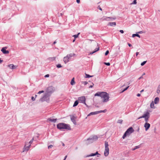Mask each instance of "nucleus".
<instances>
[{
    "label": "nucleus",
    "mask_w": 160,
    "mask_h": 160,
    "mask_svg": "<svg viewBox=\"0 0 160 160\" xmlns=\"http://www.w3.org/2000/svg\"><path fill=\"white\" fill-rule=\"evenodd\" d=\"M57 128L58 129L60 130L66 129L69 130L71 129L69 125L63 123H59L57 125Z\"/></svg>",
    "instance_id": "nucleus-2"
},
{
    "label": "nucleus",
    "mask_w": 160,
    "mask_h": 160,
    "mask_svg": "<svg viewBox=\"0 0 160 160\" xmlns=\"http://www.w3.org/2000/svg\"><path fill=\"white\" fill-rule=\"evenodd\" d=\"M108 25L111 26H115L116 25V23L115 22H109L108 24Z\"/></svg>",
    "instance_id": "nucleus-19"
},
{
    "label": "nucleus",
    "mask_w": 160,
    "mask_h": 160,
    "mask_svg": "<svg viewBox=\"0 0 160 160\" xmlns=\"http://www.w3.org/2000/svg\"><path fill=\"white\" fill-rule=\"evenodd\" d=\"M57 67L58 68H61L62 67V66L60 64H58L57 65Z\"/></svg>",
    "instance_id": "nucleus-37"
},
{
    "label": "nucleus",
    "mask_w": 160,
    "mask_h": 160,
    "mask_svg": "<svg viewBox=\"0 0 160 160\" xmlns=\"http://www.w3.org/2000/svg\"><path fill=\"white\" fill-rule=\"evenodd\" d=\"M97 155H98L97 156L98 157H99L100 155V154L98 153V152H96L95 153H92L91 154H90L89 155L87 156L86 157H89L94 156Z\"/></svg>",
    "instance_id": "nucleus-11"
},
{
    "label": "nucleus",
    "mask_w": 160,
    "mask_h": 160,
    "mask_svg": "<svg viewBox=\"0 0 160 160\" xmlns=\"http://www.w3.org/2000/svg\"><path fill=\"white\" fill-rule=\"evenodd\" d=\"M160 92V88H159V86H158V89L157 90V92L158 93H159Z\"/></svg>",
    "instance_id": "nucleus-35"
},
{
    "label": "nucleus",
    "mask_w": 160,
    "mask_h": 160,
    "mask_svg": "<svg viewBox=\"0 0 160 160\" xmlns=\"http://www.w3.org/2000/svg\"><path fill=\"white\" fill-rule=\"evenodd\" d=\"M8 67L12 69H15L17 67V66H14L13 64H12L8 65Z\"/></svg>",
    "instance_id": "nucleus-17"
},
{
    "label": "nucleus",
    "mask_w": 160,
    "mask_h": 160,
    "mask_svg": "<svg viewBox=\"0 0 160 160\" xmlns=\"http://www.w3.org/2000/svg\"><path fill=\"white\" fill-rule=\"evenodd\" d=\"M159 98L158 97H156L154 99V103L156 104H158L159 102Z\"/></svg>",
    "instance_id": "nucleus-20"
},
{
    "label": "nucleus",
    "mask_w": 160,
    "mask_h": 160,
    "mask_svg": "<svg viewBox=\"0 0 160 160\" xmlns=\"http://www.w3.org/2000/svg\"><path fill=\"white\" fill-rule=\"evenodd\" d=\"M67 155L66 156H65V158H64V160H66V158H67Z\"/></svg>",
    "instance_id": "nucleus-54"
},
{
    "label": "nucleus",
    "mask_w": 160,
    "mask_h": 160,
    "mask_svg": "<svg viewBox=\"0 0 160 160\" xmlns=\"http://www.w3.org/2000/svg\"><path fill=\"white\" fill-rule=\"evenodd\" d=\"M56 43V41H54L53 43V44H55Z\"/></svg>",
    "instance_id": "nucleus-58"
},
{
    "label": "nucleus",
    "mask_w": 160,
    "mask_h": 160,
    "mask_svg": "<svg viewBox=\"0 0 160 160\" xmlns=\"http://www.w3.org/2000/svg\"><path fill=\"white\" fill-rule=\"evenodd\" d=\"M98 8L101 11L102 10V8L100 7L99 6H98Z\"/></svg>",
    "instance_id": "nucleus-45"
},
{
    "label": "nucleus",
    "mask_w": 160,
    "mask_h": 160,
    "mask_svg": "<svg viewBox=\"0 0 160 160\" xmlns=\"http://www.w3.org/2000/svg\"><path fill=\"white\" fill-rule=\"evenodd\" d=\"M54 90V88L53 87H49L47 88L46 93L50 95L53 92Z\"/></svg>",
    "instance_id": "nucleus-10"
},
{
    "label": "nucleus",
    "mask_w": 160,
    "mask_h": 160,
    "mask_svg": "<svg viewBox=\"0 0 160 160\" xmlns=\"http://www.w3.org/2000/svg\"><path fill=\"white\" fill-rule=\"evenodd\" d=\"M138 54H139V52H137L136 53V56H138Z\"/></svg>",
    "instance_id": "nucleus-56"
},
{
    "label": "nucleus",
    "mask_w": 160,
    "mask_h": 160,
    "mask_svg": "<svg viewBox=\"0 0 160 160\" xmlns=\"http://www.w3.org/2000/svg\"><path fill=\"white\" fill-rule=\"evenodd\" d=\"M150 116L149 112H148L147 111L144 112L143 115L139 117L138 119H139L141 118H144L145 121L146 122H148L150 118Z\"/></svg>",
    "instance_id": "nucleus-3"
},
{
    "label": "nucleus",
    "mask_w": 160,
    "mask_h": 160,
    "mask_svg": "<svg viewBox=\"0 0 160 160\" xmlns=\"http://www.w3.org/2000/svg\"><path fill=\"white\" fill-rule=\"evenodd\" d=\"M85 78H86L92 77L93 76H91V75H90L86 73H85Z\"/></svg>",
    "instance_id": "nucleus-26"
},
{
    "label": "nucleus",
    "mask_w": 160,
    "mask_h": 160,
    "mask_svg": "<svg viewBox=\"0 0 160 160\" xmlns=\"http://www.w3.org/2000/svg\"><path fill=\"white\" fill-rule=\"evenodd\" d=\"M137 3V0H134L133 2H132L131 4H136Z\"/></svg>",
    "instance_id": "nucleus-39"
},
{
    "label": "nucleus",
    "mask_w": 160,
    "mask_h": 160,
    "mask_svg": "<svg viewBox=\"0 0 160 160\" xmlns=\"http://www.w3.org/2000/svg\"><path fill=\"white\" fill-rule=\"evenodd\" d=\"M150 125L149 123H148L147 122H146L145 123L144 125V127L145 128V130L146 131H147L148 129L150 128Z\"/></svg>",
    "instance_id": "nucleus-13"
},
{
    "label": "nucleus",
    "mask_w": 160,
    "mask_h": 160,
    "mask_svg": "<svg viewBox=\"0 0 160 160\" xmlns=\"http://www.w3.org/2000/svg\"><path fill=\"white\" fill-rule=\"evenodd\" d=\"M47 120L48 121H50L51 122L55 123V122H56V121L57 120V118H56V119H52V118H48V119Z\"/></svg>",
    "instance_id": "nucleus-16"
},
{
    "label": "nucleus",
    "mask_w": 160,
    "mask_h": 160,
    "mask_svg": "<svg viewBox=\"0 0 160 160\" xmlns=\"http://www.w3.org/2000/svg\"><path fill=\"white\" fill-rule=\"evenodd\" d=\"M76 118L74 116H71V119L72 121L74 124H76V122L75 120Z\"/></svg>",
    "instance_id": "nucleus-15"
},
{
    "label": "nucleus",
    "mask_w": 160,
    "mask_h": 160,
    "mask_svg": "<svg viewBox=\"0 0 160 160\" xmlns=\"http://www.w3.org/2000/svg\"><path fill=\"white\" fill-rule=\"evenodd\" d=\"M53 147V146L52 145H49L48 147V149H49L50 148H51Z\"/></svg>",
    "instance_id": "nucleus-44"
},
{
    "label": "nucleus",
    "mask_w": 160,
    "mask_h": 160,
    "mask_svg": "<svg viewBox=\"0 0 160 160\" xmlns=\"http://www.w3.org/2000/svg\"><path fill=\"white\" fill-rule=\"evenodd\" d=\"M143 78L142 76H141L140 78H139L138 79L140 80V79L142 78Z\"/></svg>",
    "instance_id": "nucleus-53"
},
{
    "label": "nucleus",
    "mask_w": 160,
    "mask_h": 160,
    "mask_svg": "<svg viewBox=\"0 0 160 160\" xmlns=\"http://www.w3.org/2000/svg\"><path fill=\"white\" fill-rule=\"evenodd\" d=\"M106 109L104 110H101L98 111L99 113L101 112H106Z\"/></svg>",
    "instance_id": "nucleus-33"
},
{
    "label": "nucleus",
    "mask_w": 160,
    "mask_h": 160,
    "mask_svg": "<svg viewBox=\"0 0 160 160\" xmlns=\"http://www.w3.org/2000/svg\"><path fill=\"white\" fill-rule=\"evenodd\" d=\"M141 32H142L141 31L139 32H138V33H141Z\"/></svg>",
    "instance_id": "nucleus-63"
},
{
    "label": "nucleus",
    "mask_w": 160,
    "mask_h": 160,
    "mask_svg": "<svg viewBox=\"0 0 160 160\" xmlns=\"http://www.w3.org/2000/svg\"><path fill=\"white\" fill-rule=\"evenodd\" d=\"M119 32L121 33H124V31L123 30H120Z\"/></svg>",
    "instance_id": "nucleus-48"
},
{
    "label": "nucleus",
    "mask_w": 160,
    "mask_h": 160,
    "mask_svg": "<svg viewBox=\"0 0 160 160\" xmlns=\"http://www.w3.org/2000/svg\"><path fill=\"white\" fill-rule=\"evenodd\" d=\"M49 75L48 74H47L46 75H45L44 76L45 77V78H48V77H49Z\"/></svg>",
    "instance_id": "nucleus-49"
},
{
    "label": "nucleus",
    "mask_w": 160,
    "mask_h": 160,
    "mask_svg": "<svg viewBox=\"0 0 160 160\" xmlns=\"http://www.w3.org/2000/svg\"><path fill=\"white\" fill-rule=\"evenodd\" d=\"M150 107L151 108H155V107L154 106V102L153 101H152V102L150 104Z\"/></svg>",
    "instance_id": "nucleus-23"
},
{
    "label": "nucleus",
    "mask_w": 160,
    "mask_h": 160,
    "mask_svg": "<svg viewBox=\"0 0 160 160\" xmlns=\"http://www.w3.org/2000/svg\"><path fill=\"white\" fill-rule=\"evenodd\" d=\"M128 45L129 47H131L132 46V45L129 43H128Z\"/></svg>",
    "instance_id": "nucleus-51"
},
{
    "label": "nucleus",
    "mask_w": 160,
    "mask_h": 160,
    "mask_svg": "<svg viewBox=\"0 0 160 160\" xmlns=\"http://www.w3.org/2000/svg\"><path fill=\"white\" fill-rule=\"evenodd\" d=\"M104 64L107 66H110V63L109 62H104Z\"/></svg>",
    "instance_id": "nucleus-38"
},
{
    "label": "nucleus",
    "mask_w": 160,
    "mask_h": 160,
    "mask_svg": "<svg viewBox=\"0 0 160 160\" xmlns=\"http://www.w3.org/2000/svg\"><path fill=\"white\" fill-rule=\"evenodd\" d=\"M134 129L132 128L131 127L129 128L127 130V131L124 133L122 137V138H125L126 136L130 135L132 133L134 132Z\"/></svg>",
    "instance_id": "nucleus-6"
},
{
    "label": "nucleus",
    "mask_w": 160,
    "mask_h": 160,
    "mask_svg": "<svg viewBox=\"0 0 160 160\" xmlns=\"http://www.w3.org/2000/svg\"><path fill=\"white\" fill-rule=\"evenodd\" d=\"M147 62V61H144L141 63V65L142 66H143Z\"/></svg>",
    "instance_id": "nucleus-34"
},
{
    "label": "nucleus",
    "mask_w": 160,
    "mask_h": 160,
    "mask_svg": "<svg viewBox=\"0 0 160 160\" xmlns=\"http://www.w3.org/2000/svg\"><path fill=\"white\" fill-rule=\"evenodd\" d=\"M30 146H31V145L29 144L27 146V144L26 143L25 146H24V150L23 151V152L25 151H28V150Z\"/></svg>",
    "instance_id": "nucleus-14"
},
{
    "label": "nucleus",
    "mask_w": 160,
    "mask_h": 160,
    "mask_svg": "<svg viewBox=\"0 0 160 160\" xmlns=\"http://www.w3.org/2000/svg\"><path fill=\"white\" fill-rule=\"evenodd\" d=\"M98 113H99L98 111L94 112H92L90 113L89 114H88V116H89L91 115H93L97 114Z\"/></svg>",
    "instance_id": "nucleus-18"
},
{
    "label": "nucleus",
    "mask_w": 160,
    "mask_h": 160,
    "mask_svg": "<svg viewBox=\"0 0 160 160\" xmlns=\"http://www.w3.org/2000/svg\"><path fill=\"white\" fill-rule=\"evenodd\" d=\"M94 85V84L93 83H92V85H91L89 87V88H92Z\"/></svg>",
    "instance_id": "nucleus-43"
},
{
    "label": "nucleus",
    "mask_w": 160,
    "mask_h": 160,
    "mask_svg": "<svg viewBox=\"0 0 160 160\" xmlns=\"http://www.w3.org/2000/svg\"><path fill=\"white\" fill-rule=\"evenodd\" d=\"M50 95L46 93H44L43 96L40 98L39 101L41 102L46 101L48 102L49 100V97Z\"/></svg>",
    "instance_id": "nucleus-4"
},
{
    "label": "nucleus",
    "mask_w": 160,
    "mask_h": 160,
    "mask_svg": "<svg viewBox=\"0 0 160 160\" xmlns=\"http://www.w3.org/2000/svg\"><path fill=\"white\" fill-rule=\"evenodd\" d=\"M78 103V100L76 101L73 105V107H74L77 106Z\"/></svg>",
    "instance_id": "nucleus-24"
},
{
    "label": "nucleus",
    "mask_w": 160,
    "mask_h": 160,
    "mask_svg": "<svg viewBox=\"0 0 160 160\" xmlns=\"http://www.w3.org/2000/svg\"><path fill=\"white\" fill-rule=\"evenodd\" d=\"M62 146H65V144L64 143H62Z\"/></svg>",
    "instance_id": "nucleus-62"
},
{
    "label": "nucleus",
    "mask_w": 160,
    "mask_h": 160,
    "mask_svg": "<svg viewBox=\"0 0 160 160\" xmlns=\"http://www.w3.org/2000/svg\"><path fill=\"white\" fill-rule=\"evenodd\" d=\"M105 150L104 152V155L106 157L107 156L109 152V149L108 148V142L105 141Z\"/></svg>",
    "instance_id": "nucleus-8"
},
{
    "label": "nucleus",
    "mask_w": 160,
    "mask_h": 160,
    "mask_svg": "<svg viewBox=\"0 0 160 160\" xmlns=\"http://www.w3.org/2000/svg\"><path fill=\"white\" fill-rule=\"evenodd\" d=\"M141 95L139 93H138L137 94V96L138 97H140V96Z\"/></svg>",
    "instance_id": "nucleus-52"
},
{
    "label": "nucleus",
    "mask_w": 160,
    "mask_h": 160,
    "mask_svg": "<svg viewBox=\"0 0 160 160\" xmlns=\"http://www.w3.org/2000/svg\"><path fill=\"white\" fill-rule=\"evenodd\" d=\"M145 74V73H143V74H142V76L144 75Z\"/></svg>",
    "instance_id": "nucleus-64"
},
{
    "label": "nucleus",
    "mask_w": 160,
    "mask_h": 160,
    "mask_svg": "<svg viewBox=\"0 0 160 160\" xmlns=\"http://www.w3.org/2000/svg\"><path fill=\"white\" fill-rule=\"evenodd\" d=\"M82 83L84 84L85 85H87L88 82L86 81H83L82 82Z\"/></svg>",
    "instance_id": "nucleus-36"
},
{
    "label": "nucleus",
    "mask_w": 160,
    "mask_h": 160,
    "mask_svg": "<svg viewBox=\"0 0 160 160\" xmlns=\"http://www.w3.org/2000/svg\"><path fill=\"white\" fill-rule=\"evenodd\" d=\"M75 54L74 53H70L69 54H67V55L64 57L63 60L64 63L66 64L68 62L69 60L71 59V58L74 56Z\"/></svg>",
    "instance_id": "nucleus-5"
},
{
    "label": "nucleus",
    "mask_w": 160,
    "mask_h": 160,
    "mask_svg": "<svg viewBox=\"0 0 160 160\" xmlns=\"http://www.w3.org/2000/svg\"><path fill=\"white\" fill-rule=\"evenodd\" d=\"M140 146H136L135 147L133 148H132V151H134L135 150V149H138V148H140Z\"/></svg>",
    "instance_id": "nucleus-27"
},
{
    "label": "nucleus",
    "mask_w": 160,
    "mask_h": 160,
    "mask_svg": "<svg viewBox=\"0 0 160 160\" xmlns=\"http://www.w3.org/2000/svg\"><path fill=\"white\" fill-rule=\"evenodd\" d=\"M44 92V91L43 90H42V91H40L39 92H38V94H40L43 93Z\"/></svg>",
    "instance_id": "nucleus-42"
},
{
    "label": "nucleus",
    "mask_w": 160,
    "mask_h": 160,
    "mask_svg": "<svg viewBox=\"0 0 160 160\" xmlns=\"http://www.w3.org/2000/svg\"><path fill=\"white\" fill-rule=\"evenodd\" d=\"M128 84V85H129L130 84V82H127Z\"/></svg>",
    "instance_id": "nucleus-60"
},
{
    "label": "nucleus",
    "mask_w": 160,
    "mask_h": 160,
    "mask_svg": "<svg viewBox=\"0 0 160 160\" xmlns=\"http://www.w3.org/2000/svg\"><path fill=\"white\" fill-rule=\"evenodd\" d=\"M125 91H124V89L121 92L122 93L124 92Z\"/></svg>",
    "instance_id": "nucleus-59"
},
{
    "label": "nucleus",
    "mask_w": 160,
    "mask_h": 160,
    "mask_svg": "<svg viewBox=\"0 0 160 160\" xmlns=\"http://www.w3.org/2000/svg\"><path fill=\"white\" fill-rule=\"evenodd\" d=\"M55 59H56V57H55L50 58H49V59H50L52 60H55Z\"/></svg>",
    "instance_id": "nucleus-41"
},
{
    "label": "nucleus",
    "mask_w": 160,
    "mask_h": 160,
    "mask_svg": "<svg viewBox=\"0 0 160 160\" xmlns=\"http://www.w3.org/2000/svg\"><path fill=\"white\" fill-rule=\"evenodd\" d=\"M3 62V60H1V59H0V63H1L2 62Z\"/></svg>",
    "instance_id": "nucleus-55"
},
{
    "label": "nucleus",
    "mask_w": 160,
    "mask_h": 160,
    "mask_svg": "<svg viewBox=\"0 0 160 160\" xmlns=\"http://www.w3.org/2000/svg\"><path fill=\"white\" fill-rule=\"evenodd\" d=\"M33 140H34L33 138L30 141H29V142L28 144L31 145V144L33 142Z\"/></svg>",
    "instance_id": "nucleus-32"
},
{
    "label": "nucleus",
    "mask_w": 160,
    "mask_h": 160,
    "mask_svg": "<svg viewBox=\"0 0 160 160\" xmlns=\"http://www.w3.org/2000/svg\"><path fill=\"white\" fill-rule=\"evenodd\" d=\"M98 137L96 136H94L91 138H88L87 140L86 143L88 144H90L97 140L98 139Z\"/></svg>",
    "instance_id": "nucleus-7"
},
{
    "label": "nucleus",
    "mask_w": 160,
    "mask_h": 160,
    "mask_svg": "<svg viewBox=\"0 0 160 160\" xmlns=\"http://www.w3.org/2000/svg\"><path fill=\"white\" fill-rule=\"evenodd\" d=\"M107 17H104L103 18H102L100 19V20H107Z\"/></svg>",
    "instance_id": "nucleus-29"
},
{
    "label": "nucleus",
    "mask_w": 160,
    "mask_h": 160,
    "mask_svg": "<svg viewBox=\"0 0 160 160\" xmlns=\"http://www.w3.org/2000/svg\"><path fill=\"white\" fill-rule=\"evenodd\" d=\"M35 98H34L33 97H32V101H34L35 100Z\"/></svg>",
    "instance_id": "nucleus-46"
},
{
    "label": "nucleus",
    "mask_w": 160,
    "mask_h": 160,
    "mask_svg": "<svg viewBox=\"0 0 160 160\" xmlns=\"http://www.w3.org/2000/svg\"><path fill=\"white\" fill-rule=\"evenodd\" d=\"M80 34V33L79 32V33H78V34H77L74 35H73V37H74L75 38H76L78 37V35Z\"/></svg>",
    "instance_id": "nucleus-30"
},
{
    "label": "nucleus",
    "mask_w": 160,
    "mask_h": 160,
    "mask_svg": "<svg viewBox=\"0 0 160 160\" xmlns=\"http://www.w3.org/2000/svg\"><path fill=\"white\" fill-rule=\"evenodd\" d=\"M99 49V48L98 47V48H96L94 50V51H93L92 52H91L90 53V54H92L98 51Z\"/></svg>",
    "instance_id": "nucleus-21"
},
{
    "label": "nucleus",
    "mask_w": 160,
    "mask_h": 160,
    "mask_svg": "<svg viewBox=\"0 0 160 160\" xmlns=\"http://www.w3.org/2000/svg\"><path fill=\"white\" fill-rule=\"evenodd\" d=\"M75 39H74L73 40L72 42H75Z\"/></svg>",
    "instance_id": "nucleus-61"
},
{
    "label": "nucleus",
    "mask_w": 160,
    "mask_h": 160,
    "mask_svg": "<svg viewBox=\"0 0 160 160\" xmlns=\"http://www.w3.org/2000/svg\"><path fill=\"white\" fill-rule=\"evenodd\" d=\"M123 120L121 119L118 120V121L117 122L119 123L122 124Z\"/></svg>",
    "instance_id": "nucleus-31"
},
{
    "label": "nucleus",
    "mask_w": 160,
    "mask_h": 160,
    "mask_svg": "<svg viewBox=\"0 0 160 160\" xmlns=\"http://www.w3.org/2000/svg\"><path fill=\"white\" fill-rule=\"evenodd\" d=\"M109 52L108 50H107L106 51V52L105 53V56H107L109 53Z\"/></svg>",
    "instance_id": "nucleus-40"
},
{
    "label": "nucleus",
    "mask_w": 160,
    "mask_h": 160,
    "mask_svg": "<svg viewBox=\"0 0 160 160\" xmlns=\"http://www.w3.org/2000/svg\"><path fill=\"white\" fill-rule=\"evenodd\" d=\"M95 96H100L103 102H107L109 101V96L108 94L105 92H98L95 94Z\"/></svg>",
    "instance_id": "nucleus-1"
},
{
    "label": "nucleus",
    "mask_w": 160,
    "mask_h": 160,
    "mask_svg": "<svg viewBox=\"0 0 160 160\" xmlns=\"http://www.w3.org/2000/svg\"><path fill=\"white\" fill-rule=\"evenodd\" d=\"M7 48L6 47H4L2 48L1 51L4 54H8L9 53V52L6 50V49Z\"/></svg>",
    "instance_id": "nucleus-12"
},
{
    "label": "nucleus",
    "mask_w": 160,
    "mask_h": 160,
    "mask_svg": "<svg viewBox=\"0 0 160 160\" xmlns=\"http://www.w3.org/2000/svg\"><path fill=\"white\" fill-rule=\"evenodd\" d=\"M76 1L78 3H79L80 2V0H77Z\"/></svg>",
    "instance_id": "nucleus-50"
},
{
    "label": "nucleus",
    "mask_w": 160,
    "mask_h": 160,
    "mask_svg": "<svg viewBox=\"0 0 160 160\" xmlns=\"http://www.w3.org/2000/svg\"><path fill=\"white\" fill-rule=\"evenodd\" d=\"M129 86H128L127 87L125 88L124 89V91H126V90H127L129 88Z\"/></svg>",
    "instance_id": "nucleus-47"
},
{
    "label": "nucleus",
    "mask_w": 160,
    "mask_h": 160,
    "mask_svg": "<svg viewBox=\"0 0 160 160\" xmlns=\"http://www.w3.org/2000/svg\"><path fill=\"white\" fill-rule=\"evenodd\" d=\"M78 100L80 102L84 103L87 107H88V106L86 104L85 102L86 98L84 96H82L78 98Z\"/></svg>",
    "instance_id": "nucleus-9"
},
{
    "label": "nucleus",
    "mask_w": 160,
    "mask_h": 160,
    "mask_svg": "<svg viewBox=\"0 0 160 160\" xmlns=\"http://www.w3.org/2000/svg\"><path fill=\"white\" fill-rule=\"evenodd\" d=\"M107 18H110L111 19L110 20L111 21H112L113 20H115V19H116V18L115 17H107Z\"/></svg>",
    "instance_id": "nucleus-28"
},
{
    "label": "nucleus",
    "mask_w": 160,
    "mask_h": 160,
    "mask_svg": "<svg viewBox=\"0 0 160 160\" xmlns=\"http://www.w3.org/2000/svg\"><path fill=\"white\" fill-rule=\"evenodd\" d=\"M143 91H144V89H142V90L140 92H143Z\"/></svg>",
    "instance_id": "nucleus-57"
},
{
    "label": "nucleus",
    "mask_w": 160,
    "mask_h": 160,
    "mask_svg": "<svg viewBox=\"0 0 160 160\" xmlns=\"http://www.w3.org/2000/svg\"><path fill=\"white\" fill-rule=\"evenodd\" d=\"M135 36H137V37H138L139 38H140V36L138 34H133L132 35V37L133 38H134V37H135Z\"/></svg>",
    "instance_id": "nucleus-25"
},
{
    "label": "nucleus",
    "mask_w": 160,
    "mask_h": 160,
    "mask_svg": "<svg viewBox=\"0 0 160 160\" xmlns=\"http://www.w3.org/2000/svg\"><path fill=\"white\" fill-rule=\"evenodd\" d=\"M70 83H71V84L72 85H73L75 84V82L74 81V78H73L72 79Z\"/></svg>",
    "instance_id": "nucleus-22"
}]
</instances>
